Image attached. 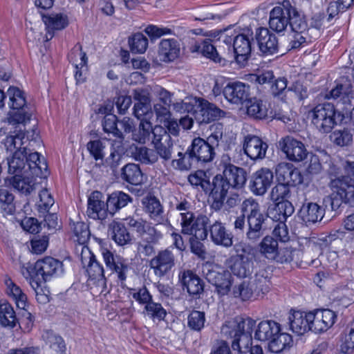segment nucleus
<instances>
[{
    "mask_svg": "<svg viewBox=\"0 0 354 354\" xmlns=\"http://www.w3.org/2000/svg\"><path fill=\"white\" fill-rule=\"evenodd\" d=\"M134 157L136 160L146 165L153 164L158 161L156 151L146 147H136Z\"/></svg>",
    "mask_w": 354,
    "mask_h": 354,
    "instance_id": "55",
    "label": "nucleus"
},
{
    "mask_svg": "<svg viewBox=\"0 0 354 354\" xmlns=\"http://www.w3.org/2000/svg\"><path fill=\"white\" fill-rule=\"evenodd\" d=\"M279 249L278 242L272 236H265L259 243L260 253L266 259L273 260Z\"/></svg>",
    "mask_w": 354,
    "mask_h": 354,
    "instance_id": "46",
    "label": "nucleus"
},
{
    "mask_svg": "<svg viewBox=\"0 0 354 354\" xmlns=\"http://www.w3.org/2000/svg\"><path fill=\"white\" fill-rule=\"evenodd\" d=\"M196 109L194 110V117L199 124H207L216 120L221 116L222 111L214 104L202 98H195Z\"/></svg>",
    "mask_w": 354,
    "mask_h": 354,
    "instance_id": "15",
    "label": "nucleus"
},
{
    "mask_svg": "<svg viewBox=\"0 0 354 354\" xmlns=\"http://www.w3.org/2000/svg\"><path fill=\"white\" fill-rule=\"evenodd\" d=\"M132 198L122 191H116L111 194L106 201L107 211L113 214L115 212L124 207L128 203H131Z\"/></svg>",
    "mask_w": 354,
    "mask_h": 354,
    "instance_id": "36",
    "label": "nucleus"
},
{
    "mask_svg": "<svg viewBox=\"0 0 354 354\" xmlns=\"http://www.w3.org/2000/svg\"><path fill=\"white\" fill-rule=\"evenodd\" d=\"M152 142L158 157L160 156L165 161L169 160L171 158L173 142L164 127L160 125L154 127Z\"/></svg>",
    "mask_w": 354,
    "mask_h": 354,
    "instance_id": "12",
    "label": "nucleus"
},
{
    "mask_svg": "<svg viewBox=\"0 0 354 354\" xmlns=\"http://www.w3.org/2000/svg\"><path fill=\"white\" fill-rule=\"evenodd\" d=\"M229 335L234 338L230 354H263L261 346L252 345V338L244 332V322L235 324Z\"/></svg>",
    "mask_w": 354,
    "mask_h": 354,
    "instance_id": "6",
    "label": "nucleus"
},
{
    "mask_svg": "<svg viewBox=\"0 0 354 354\" xmlns=\"http://www.w3.org/2000/svg\"><path fill=\"white\" fill-rule=\"evenodd\" d=\"M9 97L10 111L8 122L12 125H20L22 122V91L17 87L10 86L7 91Z\"/></svg>",
    "mask_w": 354,
    "mask_h": 354,
    "instance_id": "17",
    "label": "nucleus"
},
{
    "mask_svg": "<svg viewBox=\"0 0 354 354\" xmlns=\"http://www.w3.org/2000/svg\"><path fill=\"white\" fill-rule=\"evenodd\" d=\"M273 173L268 168H261L254 172L250 182V189L256 196H263L270 187Z\"/></svg>",
    "mask_w": 354,
    "mask_h": 354,
    "instance_id": "21",
    "label": "nucleus"
},
{
    "mask_svg": "<svg viewBox=\"0 0 354 354\" xmlns=\"http://www.w3.org/2000/svg\"><path fill=\"white\" fill-rule=\"evenodd\" d=\"M279 147L287 158L293 162L302 161L308 155L304 144L290 136L282 138L279 141Z\"/></svg>",
    "mask_w": 354,
    "mask_h": 354,
    "instance_id": "14",
    "label": "nucleus"
},
{
    "mask_svg": "<svg viewBox=\"0 0 354 354\" xmlns=\"http://www.w3.org/2000/svg\"><path fill=\"white\" fill-rule=\"evenodd\" d=\"M231 187L229 182L223 175L217 174L213 178L211 189L209 192H210L212 196L226 197Z\"/></svg>",
    "mask_w": 354,
    "mask_h": 354,
    "instance_id": "49",
    "label": "nucleus"
},
{
    "mask_svg": "<svg viewBox=\"0 0 354 354\" xmlns=\"http://www.w3.org/2000/svg\"><path fill=\"white\" fill-rule=\"evenodd\" d=\"M81 261L91 279L105 280L103 266L97 260L95 256L88 249L82 250Z\"/></svg>",
    "mask_w": 354,
    "mask_h": 354,
    "instance_id": "25",
    "label": "nucleus"
},
{
    "mask_svg": "<svg viewBox=\"0 0 354 354\" xmlns=\"http://www.w3.org/2000/svg\"><path fill=\"white\" fill-rule=\"evenodd\" d=\"M250 280L258 295L260 293L265 294L268 292L271 283L268 272L265 270H259Z\"/></svg>",
    "mask_w": 354,
    "mask_h": 354,
    "instance_id": "50",
    "label": "nucleus"
},
{
    "mask_svg": "<svg viewBox=\"0 0 354 354\" xmlns=\"http://www.w3.org/2000/svg\"><path fill=\"white\" fill-rule=\"evenodd\" d=\"M130 49L134 53H144L148 47L147 38L140 32L134 34L129 40Z\"/></svg>",
    "mask_w": 354,
    "mask_h": 354,
    "instance_id": "59",
    "label": "nucleus"
},
{
    "mask_svg": "<svg viewBox=\"0 0 354 354\" xmlns=\"http://www.w3.org/2000/svg\"><path fill=\"white\" fill-rule=\"evenodd\" d=\"M281 331V325L273 320H264L259 323L254 338L260 341H270Z\"/></svg>",
    "mask_w": 354,
    "mask_h": 354,
    "instance_id": "33",
    "label": "nucleus"
},
{
    "mask_svg": "<svg viewBox=\"0 0 354 354\" xmlns=\"http://www.w3.org/2000/svg\"><path fill=\"white\" fill-rule=\"evenodd\" d=\"M295 209L289 201L277 203L275 207L269 212L270 217L277 222L273 230V234L281 241L286 242L289 240V234L285 222L287 218L294 213Z\"/></svg>",
    "mask_w": 354,
    "mask_h": 354,
    "instance_id": "7",
    "label": "nucleus"
},
{
    "mask_svg": "<svg viewBox=\"0 0 354 354\" xmlns=\"http://www.w3.org/2000/svg\"><path fill=\"white\" fill-rule=\"evenodd\" d=\"M104 196L100 192H93L88 199L87 215L93 219L102 220L106 216V203H104Z\"/></svg>",
    "mask_w": 354,
    "mask_h": 354,
    "instance_id": "27",
    "label": "nucleus"
},
{
    "mask_svg": "<svg viewBox=\"0 0 354 354\" xmlns=\"http://www.w3.org/2000/svg\"><path fill=\"white\" fill-rule=\"evenodd\" d=\"M153 129L150 122L141 120L138 129L133 131V140L139 143H145L149 140L151 133L153 134Z\"/></svg>",
    "mask_w": 354,
    "mask_h": 354,
    "instance_id": "51",
    "label": "nucleus"
},
{
    "mask_svg": "<svg viewBox=\"0 0 354 354\" xmlns=\"http://www.w3.org/2000/svg\"><path fill=\"white\" fill-rule=\"evenodd\" d=\"M5 147L9 153L8 172L13 175L10 183L20 192L22 190V133L20 129L6 137Z\"/></svg>",
    "mask_w": 354,
    "mask_h": 354,
    "instance_id": "3",
    "label": "nucleus"
},
{
    "mask_svg": "<svg viewBox=\"0 0 354 354\" xmlns=\"http://www.w3.org/2000/svg\"><path fill=\"white\" fill-rule=\"evenodd\" d=\"M333 104L326 102L315 106L308 113L311 123L321 133H328L337 124L339 117Z\"/></svg>",
    "mask_w": 354,
    "mask_h": 354,
    "instance_id": "5",
    "label": "nucleus"
},
{
    "mask_svg": "<svg viewBox=\"0 0 354 354\" xmlns=\"http://www.w3.org/2000/svg\"><path fill=\"white\" fill-rule=\"evenodd\" d=\"M207 281L215 286L216 290L220 295H227L232 284V277L231 272L222 270L218 271L214 269H207V272L203 271Z\"/></svg>",
    "mask_w": 354,
    "mask_h": 354,
    "instance_id": "18",
    "label": "nucleus"
},
{
    "mask_svg": "<svg viewBox=\"0 0 354 354\" xmlns=\"http://www.w3.org/2000/svg\"><path fill=\"white\" fill-rule=\"evenodd\" d=\"M42 20L50 34V30H60L65 28L68 24L66 15L63 13H53L48 15H42Z\"/></svg>",
    "mask_w": 354,
    "mask_h": 354,
    "instance_id": "41",
    "label": "nucleus"
},
{
    "mask_svg": "<svg viewBox=\"0 0 354 354\" xmlns=\"http://www.w3.org/2000/svg\"><path fill=\"white\" fill-rule=\"evenodd\" d=\"M337 319L335 313L330 309H317L309 312L312 331L322 333L333 326Z\"/></svg>",
    "mask_w": 354,
    "mask_h": 354,
    "instance_id": "16",
    "label": "nucleus"
},
{
    "mask_svg": "<svg viewBox=\"0 0 354 354\" xmlns=\"http://www.w3.org/2000/svg\"><path fill=\"white\" fill-rule=\"evenodd\" d=\"M254 286L250 279L243 280L233 288V295L235 297H239L243 301H248L255 296H258Z\"/></svg>",
    "mask_w": 354,
    "mask_h": 354,
    "instance_id": "44",
    "label": "nucleus"
},
{
    "mask_svg": "<svg viewBox=\"0 0 354 354\" xmlns=\"http://www.w3.org/2000/svg\"><path fill=\"white\" fill-rule=\"evenodd\" d=\"M109 233L111 239L118 245L123 246L131 241V236L125 226L119 222L113 221L109 224Z\"/></svg>",
    "mask_w": 354,
    "mask_h": 354,
    "instance_id": "39",
    "label": "nucleus"
},
{
    "mask_svg": "<svg viewBox=\"0 0 354 354\" xmlns=\"http://www.w3.org/2000/svg\"><path fill=\"white\" fill-rule=\"evenodd\" d=\"M225 99L232 104L242 105L250 97V86L241 82L228 83L223 89Z\"/></svg>",
    "mask_w": 354,
    "mask_h": 354,
    "instance_id": "19",
    "label": "nucleus"
},
{
    "mask_svg": "<svg viewBox=\"0 0 354 354\" xmlns=\"http://www.w3.org/2000/svg\"><path fill=\"white\" fill-rule=\"evenodd\" d=\"M290 329L297 335H303L308 330L312 331L309 312L294 311L289 316Z\"/></svg>",
    "mask_w": 354,
    "mask_h": 354,
    "instance_id": "30",
    "label": "nucleus"
},
{
    "mask_svg": "<svg viewBox=\"0 0 354 354\" xmlns=\"http://www.w3.org/2000/svg\"><path fill=\"white\" fill-rule=\"evenodd\" d=\"M290 26L292 32L303 33L304 35L311 34L310 28L308 26L305 17L302 16L295 7H293Z\"/></svg>",
    "mask_w": 354,
    "mask_h": 354,
    "instance_id": "48",
    "label": "nucleus"
},
{
    "mask_svg": "<svg viewBox=\"0 0 354 354\" xmlns=\"http://www.w3.org/2000/svg\"><path fill=\"white\" fill-rule=\"evenodd\" d=\"M28 272L31 286L35 288V283L38 288L51 278L62 275L64 272L63 263L53 257H46L37 261Z\"/></svg>",
    "mask_w": 354,
    "mask_h": 354,
    "instance_id": "4",
    "label": "nucleus"
},
{
    "mask_svg": "<svg viewBox=\"0 0 354 354\" xmlns=\"http://www.w3.org/2000/svg\"><path fill=\"white\" fill-rule=\"evenodd\" d=\"M179 280L183 289H186L190 295L200 296L204 290L202 279L190 270H183L179 273Z\"/></svg>",
    "mask_w": 354,
    "mask_h": 354,
    "instance_id": "26",
    "label": "nucleus"
},
{
    "mask_svg": "<svg viewBox=\"0 0 354 354\" xmlns=\"http://www.w3.org/2000/svg\"><path fill=\"white\" fill-rule=\"evenodd\" d=\"M178 159L171 160L174 169L183 171L190 169L197 163L212 162L215 156V149L205 139L198 137L192 140L185 153L179 152Z\"/></svg>",
    "mask_w": 354,
    "mask_h": 354,
    "instance_id": "2",
    "label": "nucleus"
},
{
    "mask_svg": "<svg viewBox=\"0 0 354 354\" xmlns=\"http://www.w3.org/2000/svg\"><path fill=\"white\" fill-rule=\"evenodd\" d=\"M330 138L334 144L339 147L348 146L353 142V134L347 129L334 131Z\"/></svg>",
    "mask_w": 354,
    "mask_h": 354,
    "instance_id": "58",
    "label": "nucleus"
},
{
    "mask_svg": "<svg viewBox=\"0 0 354 354\" xmlns=\"http://www.w3.org/2000/svg\"><path fill=\"white\" fill-rule=\"evenodd\" d=\"M292 336L281 331L274 335L268 344V348L272 353H279L289 348L292 344Z\"/></svg>",
    "mask_w": 354,
    "mask_h": 354,
    "instance_id": "43",
    "label": "nucleus"
},
{
    "mask_svg": "<svg viewBox=\"0 0 354 354\" xmlns=\"http://www.w3.org/2000/svg\"><path fill=\"white\" fill-rule=\"evenodd\" d=\"M144 211L158 224L164 221V210L160 201L154 196L147 195L142 199Z\"/></svg>",
    "mask_w": 354,
    "mask_h": 354,
    "instance_id": "28",
    "label": "nucleus"
},
{
    "mask_svg": "<svg viewBox=\"0 0 354 354\" xmlns=\"http://www.w3.org/2000/svg\"><path fill=\"white\" fill-rule=\"evenodd\" d=\"M255 39L259 50L264 55H273L279 50L277 36L266 28H259L256 30Z\"/></svg>",
    "mask_w": 354,
    "mask_h": 354,
    "instance_id": "22",
    "label": "nucleus"
},
{
    "mask_svg": "<svg viewBox=\"0 0 354 354\" xmlns=\"http://www.w3.org/2000/svg\"><path fill=\"white\" fill-rule=\"evenodd\" d=\"M176 264V257L170 248L160 250L149 262L150 268L158 277H162L169 273Z\"/></svg>",
    "mask_w": 354,
    "mask_h": 354,
    "instance_id": "13",
    "label": "nucleus"
},
{
    "mask_svg": "<svg viewBox=\"0 0 354 354\" xmlns=\"http://www.w3.org/2000/svg\"><path fill=\"white\" fill-rule=\"evenodd\" d=\"M334 192L341 198L344 203L354 206V179L342 176L331 183Z\"/></svg>",
    "mask_w": 354,
    "mask_h": 354,
    "instance_id": "24",
    "label": "nucleus"
},
{
    "mask_svg": "<svg viewBox=\"0 0 354 354\" xmlns=\"http://www.w3.org/2000/svg\"><path fill=\"white\" fill-rule=\"evenodd\" d=\"M242 215L246 218L261 213V206L257 200L250 197L245 199L240 207Z\"/></svg>",
    "mask_w": 354,
    "mask_h": 354,
    "instance_id": "62",
    "label": "nucleus"
},
{
    "mask_svg": "<svg viewBox=\"0 0 354 354\" xmlns=\"http://www.w3.org/2000/svg\"><path fill=\"white\" fill-rule=\"evenodd\" d=\"M180 44L175 39H163L158 47V56L164 62H170L176 59L180 54Z\"/></svg>",
    "mask_w": 354,
    "mask_h": 354,
    "instance_id": "29",
    "label": "nucleus"
},
{
    "mask_svg": "<svg viewBox=\"0 0 354 354\" xmlns=\"http://www.w3.org/2000/svg\"><path fill=\"white\" fill-rule=\"evenodd\" d=\"M247 113L249 115L257 119H262L267 115V108L263 100L256 97L250 98L247 101Z\"/></svg>",
    "mask_w": 354,
    "mask_h": 354,
    "instance_id": "47",
    "label": "nucleus"
},
{
    "mask_svg": "<svg viewBox=\"0 0 354 354\" xmlns=\"http://www.w3.org/2000/svg\"><path fill=\"white\" fill-rule=\"evenodd\" d=\"M268 147L267 143L259 136L248 134L244 137L243 151L251 160L263 159L266 156Z\"/></svg>",
    "mask_w": 354,
    "mask_h": 354,
    "instance_id": "20",
    "label": "nucleus"
},
{
    "mask_svg": "<svg viewBox=\"0 0 354 354\" xmlns=\"http://www.w3.org/2000/svg\"><path fill=\"white\" fill-rule=\"evenodd\" d=\"M248 225V230L246 232V237L251 242L254 243L258 241L263 234V225L267 219V217L262 213H259L246 218Z\"/></svg>",
    "mask_w": 354,
    "mask_h": 354,
    "instance_id": "31",
    "label": "nucleus"
},
{
    "mask_svg": "<svg viewBox=\"0 0 354 354\" xmlns=\"http://www.w3.org/2000/svg\"><path fill=\"white\" fill-rule=\"evenodd\" d=\"M145 310L147 316L153 320H163L167 315L165 309L159 303L153 302L151 300L145 306Z\"/></svg>",
    "mask_w": 354,
    "mask_h": 354,
    "instance_id": "64",
    "label": "nucleus"
},
{
    "mask_svg": "<svg viewBox=\"0 0 354 354\" xmlns=\"http://www.w3.org/2000/svg\"><path fill=\"white\" fill-rule=\"evenodd\" d=\"M188 180L190 184L196 187H201L205 192L211 189V184L206 172L203 170H197L189 174Z\"/></svg>",
    "mask_w": 354,
    "mask_h": 354,
    "instance_id": "53",
    "label": "nucleus"
},
{
    "mask_svg": "<svg viewBox=\"0 0 354 354\" xmlns=\"http://www.w3.org/2000/svg\"><path fill=\"white\" fill-rule=\"evenodd\" d=\"M42 339L57 354H64L66 344L63 338L51 330H45L41 335Z\"/></svg>",
    "mask_w": 354,
    "mask_h": 354,
    "instance_id": "42",
    "label": "nucleus"
},
{
    "mask_svg": "<svg viewBox=\"0 0 354 354\" xmlns=\"http://www.w3.org/2000/svg\"><path fill=\"white\" fill-rule=\"evenodd\" d=\"M117 118L115 115L109 114L104 116L102 125L105 133H111L117 138H122V131L117 127Z\"/></svg>",
    "mask_w": 354,
    "mask_h": 354,
    "instance_id": "63",
    "label": "nucleus"
},
{
    "mask_svg": "<svg viewBox=\"0 0 354 354\" xmlns=\"http://www.w3.org/2000/svg\"><path fill=\"white\" fill-rule=\"evenodd\" d=\"M181 232L187 235H192L196 239L205 240L207 238V225L209 218L203 214L195 216L194 212L183 215L180 218Z\"/></svg>",
    "mask_w": 354,
    "mask_h": 354,
    "instance_id": "8",
    "label": "nucleus"
},
{
    "mask_svg": "<svg viewBox=\"0 0 354 354\" xmlns=\"http://www.w3.org/2000/svg\"><path fill=\"white\" fill-rule=\"evenodd\" d=\"M223 176L233 188H241L246 182L245 169L232 164L225 165Z\"/></svg>",
    "mask_w": 354,
    "mask_h": 354,
    "instance_id": "32",
    "label": "nucleus"
},
{
    "mask_svg": "<svg viewBox=\"0 0 354 354\" xmlns=\"http://www.w3.org/2000/svg\"><path fill=\"white\" fill-rule=\"evenodd\" d=\"M302 221L306 224H313L320 221L324 215L322 207L315 203L304 205L299 212Z\"/></svg>",
    "mask_w": 354,
    "mask_h": 354,
    "instance_id": "35",
    "label": "nucleus"
},
{
    "mask_svg": "<svg viewBox=\"0 0 354 354\" xmlns=\"http://www.w3.org/2000/svg\"><path fill=\"white\" fill-rule=\"evenodd\" d=\"M252 262L243 254H238L231 266L233 274L240 277L245 278L252 272Z\"/></svg>",
    "mask_w": 354,
    "mask_h": 354,
    "instance_id": "40",
    "label": "nucleus"
},
{
    "mask_svg": "<svg viewBox=\"0 0 354 354\" xmlns=\"http://www.w3.org/2000/svg\"><path fill=\"white\" fill-rule=\"evenodd\" d=\"M194 50L200 52L204 57L212 60L215 63H218L222 66L225 64V59L220 57L216 48L208 39L203 40L201 43L196 44L194 46Z\"/></svg>",
    "mask_w": 354,
    "mask_h": 354,
    "instance_id": "38",
    "label": "nucleus"
},
{
    "mask_svg": "<svg viewBox=\"0 0 354 354\" xmlns=\"http://www.w3.org/2000/svg\"><path fill=\"white\" fill-rule=\"evenodd\" d=\"M41 185H40V188L36 190L35 193H32L31 195H24L28 197L27 204H29L30 202H35L34 196L36 192L39 191V201L36 202L35 205L39 213L45 214L48 212L50 207L55 204V200L48 189L44 188L41 189Z\"/></svg>",
    "mask_w": 354,
    "mask_h": 354,
    "instance_id": "34",
    "label": "nucleus"
},
{
    "mask_svg": "<svg viewBox=\"0 0 354 354\" xmlns=\"http://www.w3.org/2000/svg\"><path fill=\"white\" fill-rule=\"evenodd\" d=\"M49 240L47 236H35L32 239L27 247L30 253L33 254H41L44 253L48 246Z\"/></svg>",
    "mask_w": 354,
    "mask_h": 354,
    "instance_id": "61",
    "label": "nucleus"
},
{
    "mask_svg": "<svg viewBox=\"0 0 354 354\" xmlns=\"http://www.w3.org/2000/svg\"><path fill=\"white\" fill-rule=\"evenodd\" d=\"M101 254L106 268L111 272L112 274H115L118 281L122 286L131 269L127 259L119 255H114L112 252L105 248H101Z\"/></svg>",
    "mask_w": 354,
    "mask_h": 354,
    "instance_id": "9",
    "label": "nucleus"
},
{
    "mask_svg": "<svg viewBox=\"0 0 354 354\" xmlns=\"http://www.w3.org/2000/svg\"><path fill=\"white\" fill-rule=\"evenodd\" d=\"M252 32L247 30L236 35L233 39V48L235 59L241 66H245L252 50Z\"/></svg>",
    "mask_w": 354,
    "mask_h": 354,
    "instance_id": "11",
    "label": "nucleus"
},
{
    "mask_svg": "<svg viewBox=\"0 0 354 354\" xmlns=\"http://www.w3.org/2000/svg\"><path fill=\"white\" fill-rule=\"evenodd\" d=\"M71 229L77 238L76 241L80 243H86L90 236V231L87 224L82 221L73 222L70 223Z\"/></svg>",
    "mask_w": 354,
    "mask_h": 354,
    "instance_id": "56",
    "label": "nucleus"
},
{
    "mask_svg": "<svg viewBox=\"0 0 354 354\" xmlns=\"http://www.w3.org/2000/svg\"><path fill=\"white\" fill-rule=\"evenodd\" d=\"M17 318L13 308L7 302L0 304V324L3 326L13 327Z\"/></svg>",
    "mask_w": 354,
    "mask_h": 354,
    "instance_id": "54",
    "label": "nucleus"
},
{
    "mask_svg": "<svg viewBox=\"0 0 354 354\" xmlns=\"http://www.w3.org/2000/svg\"><path fill=\"white\" fill-rule=\"evenodd\" d=\"M340 351L350 354L354 351V325L348 326L339 336Z\"/></svg>",
    "mask_w": 354,
    "mask_h": 354,
    "instance_id": "45",
    "label": "nucleus"
},
{
    "mask_svg": "<svg viewBox=\"0 0 354 354\" xmlns=\"http://www.w3.org/2000/svg\"><path fill=\"white\" fill-rule=\"evenodd\" d=\"M121 178L129 184L139 185L143 182V174L138 165L129 163L122 168Z\"/></svg>",
    "mask_w": 354,
    "mask_h": 354,
    "instance_id": "37",
    "label": "nucleus"
},
{
    "mask_svg": "<svg viewBox=\"0 0 354 354\" xmlns=\"http://www.w3.org/2000/svg\"><path fill=\"white\" fill-rule=\"evenodd\" d=\"M38 121L35 116V106L26 104L24 97V194L31 195L40 188V178L47 170V164L45 160L40 158V154L36 151L41 147L42 141L37 128Z\"/></svg>",
    "mask_w": 354,
    "mask_h": 354,
    "instance_id": "1",
    "label": "nucleus"
},
{
    "mask_svg": "<svg viewBox=\"0 0 354 354\" xmlns=\"http://www.w3.org/2000/svg\"><path fill=\"white\" fill-rule=\"evenodd\" d=\"M290 196V186L288 184L278 182V183L272 189L270 192V198L274 202H283L288 201Z\"/></svg>",
    "mask_w": 354,
    "mask_h": 354,
    "instance_id": "60",
    "label": "nucleus"
},
{
    "mask_svg": "<svg viewBox=\"0 0 354 354\" xmlns=\"http://www.w3.org/2000/svg\"><path fill=\"white\" fill-rule=\"evenodd\" d=\"M68 59L74 65L75 68H86L88 58L86 54L82 51V46L79 44L74 46L68 54Z\"/></svg>",
    "mask_w": 354,
    "mask_h": 354,
    "instance_id": "57",
    "label": "nucleus"
},
{
    "mask_svg": "<svg viewBox=\"0 0 354 354\" xmlns=\"http://www.w3.org/2000/svg\"><path fill=\"white\" fill-rule=\"evenodd\" d=\"M292 10L293 6L288 0L273 8L270 12V28L277 32L284 31L290 24Z\"/></svg>",
    "mask_w": 354,
    "mask_h": 354,
    "instance_id": "10",
    "label": "nucleus"
},
{
    "mask_svg": "<svg viewBox=\"0 0 354 354\" xmlns=\"http://www.w3.org/2000/svg\"><path fill=\"white\" fill-rule=\"evenodd\" d=\"M211 241L216 245L230 248L233 244V235L225 225L219 221L210 224L207 229Z\"/></svg>",
    "mask_w": 354,
    "mask_h": 354,
    "instance_id": "23",
    "label": "nucleus"
},
{
    "mask_svg": "<svg viewBox=\"0 0 354 354\" xmlns=\"http://www.w3.org/2000/svg\"><path fill=\"white\" fill-rule=\"evenodd\" d=\"M352 93V86L349 83L337 84L326 95V98L336 100L339 98L343 102L349 101L350 95Z\"/></svg>",
    "mask_w": 354,
    "mask_h": 354,
    "instance_id": "52",
    "label": "nucleus"
}]
</instances>
